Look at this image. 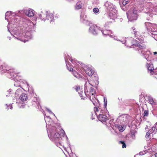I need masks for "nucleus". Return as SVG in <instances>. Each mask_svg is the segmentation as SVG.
I'll return each mask as SVG.
<instances>
[{
  "label": "nucleus",
  "mask_w": 157,
  "mask_h": 157,
  "mask_svg": "<svg viewBox=\"0 0 157 157\" xmlns=\"http://www.w3.org/2000/svg\"><path fill=\"white\" fill-rule=\"evenodd\" d=\"M88 81V79H86L85 82L86 83L84 85V93L86 96L87 97V95L90 97V100H91V96L92 98H95V90L91 87H90V91L89 92V94H88V88H89V86H88L87 82Z\"/></svg>",
  "instance_id": "ddd939ff"
},
{
  "label": "nucleus",
  "mask_w": 157,
  "mask_h": 157,
  "mask_svg": "<svg viewBox=\"0 0 157 157\" xmlns=\"http://www.w3.org/2000/svg\"><path fill=\"white\" fill-rule=\"evenodd\" d=\"M153 53V55H155V56H157V52H154Z\"/></svg>",
  "instance_id": "603ef678"
},
{
  "label": "nucleus",
  "mask_w": 157,
  "mask_h": 157,
  "mask_svg": "<svg viewBox=\"0 0 157 157\" xmlns=\"http://www.w3.org/2000/svg\"><path fill=\"white\" fill-rule=\"evenodd\" d=\"M112 121H109V124H110V126L112 128L113 126H114L113 124H112Z\"/></svg>",
  "instance_id": "a18cd8bd"
},
{
  "label": "nucleus",
  "mask_w": 157,
  "mask_h": 157,
  "mask_svg": "<svg viewBox=\"0 0 157 157\" xmlns=\"http://www.w3.org/2000/svg\"><path fill=\"white\" fill-rule=\"evenodd\" d=\"M20 100L22 101H26L28 100L27 96L26 94H22L20 97Z\"/></svg>",
  "instance_id": "393cba45"
},
{
  "label": "nucleus",
  "mask_w": 157,
  "mask_h": 157,
  "mask_svg": "<svg viewBox=\"0 0 157 157\" xmlns=\"http://www.w3.org/2000/svg\"><path fill=\"white\" fill-rule=\"evenodd\" d=\"M143 5L141 4L140 10L138 6L137 7L136 6H133L132 7L127 13V15L128 21H132L136 20L138 16V13L140 11H143L141 10V9H143Z\"/></svg>",
  "instance_id": "39448f33"
},
{
  "label": "nucleus",
  "mask_w": 157,
  "mask_h": 157,
  "mask_svg": "<svg viewBox=\"0 0 157 157\" xmlns=\"http://www.w3.org/2000/svg\"><path fill=\"white\" fill-rule=\"evenodd\" d=\"M19 106L20 108L21 107L22 108H24L25 105H23L21 104V106H20V104H19Z\"/></svg>",
  "instance_id": "3c124183"
},
{
  "label": "nucleus",
  "mask_w": 157,
  "mask_h": 157,
  "mask_svg": "<svg viewBox=\"0 0 157 157\" xmlns=\"http://www.w3.org/2000/svg\"><path fill=\"white\" fill-rule=\"evenodd\" d=\"M44 119L46 122L47 127L52 125H56V124L53 123L49 116H46V117H44Z\"/></svg>",
  "instance_id": "412c9836"
},
{
  "label": "nucleus",
  "mask_w": 157,
  "mask_h": 157,
  "mask_svg": "<svg viewBox=\"0 0 157 157\" xmlns=\"http://www.w3.org/2000/svg\"><path fill=\"white\" fill-rule=\"evenodd\" d=\"M80 0H74V1H80Z\"/></svg>",
  "instance_id": "052dcab7"
},
{
  "label": "nucleus",
  "mask_w": 157,
  "mask_h": 157,
  "mask_svg": "<svg viewBox=\"0 0 157 157\" xmlns=\"http://www.w3.org/2000/svg\"><path fill=\"white\" fill-rule=\"evenodd\" d=\"M70 54H67L65 57L66 61V65L67 69L70 71L73 72L75 70L78 71H81V69H78V67H80L81 65L79 62H78L75 59H72Z\"/></svg>",
  "instance_id": "f03ea898"
},
{
  "label": "nucleus",
  "mask_w": 157,
  "mask_h": 157,
  "mask_svg": "<svg viewBox=\"0 0 157 157\" xmlns=\"http://www.w3.org/2000/svg\"><path fill=\"white\" fill-rule=\"evenodd\" d=\"M147 128H148V126L147 125H146V127L145 128L146 129H147Z\"/></svg>",
  "instance_id": "bf43d9fd"
},
{
  "label": "nucleus",
  "mask_w": 157,
  "mask_h": 157,
  "mask_svg": "<svg viewBox=\"0 0 157 157\" xmlns=\"http://www.w3.org/2000/svg\"><path fill=\"white\" fill-rule=\"evenodd\" d=\"M104 6L108 11L109 12V17L114 20L117 17V11L115 5L111 2L107 1L104 4Z\"/></svg>",
  "instance_id": "6e6552de"
},
{
  "label": "nucleus",
  "mask_w": 157,
  "mask_h": 157,
  "mask_svg": "<svg viewBox=\"0 0 157 157\" xmlns=\"http://www.w3.org/2000/svg\"><path fill=\"white\" fill-rule=\"evenodd\" d=\"M151 134L150 131H148L147 132L146 135V138L148 140L149 138V136L150 135V134Z\"/></svg>",
  "instance_id": "72a5a7b5"
},
{
  "label": "nucleus",
  "mask_w": 157,
  "mask_h": 157,
  "mask_svg": "<svg viewBox=\"0 0 157 157\" xmlns=\"http://www.w3.org/2000/svg\"><path fill=\"white\" fill-rule=\"evenodd\" d=\"M110 23V22H108L107 23H106L105 24V27H106L108 26V25Z\"/></svg>",
  "instance_id": "8fccbe9b"
},
{
  "label": "nucleus",
  "mask_w": 157,
  "mask_h": 157,
  "mask_svg": "<svg viewBox=\"0 0 157 157\" xmlns=\"http://www.w3.org/2000/svg\"><path fill=\"white\" fill-rule=\"evenodd\" d=\"M54 137L55 138L54 140H51L55 143L57 147L61 148L62 147H64L63 146H62L61 144V141L62 139L61 138V137L60 136L58 137V136H54Z\"/></svg>",
  "instance_id": "aec40b11"
},
{
  "label": "nucleus",
  "mask_w": 157,
  "mask_h": 157,
  "mask_svg": "<svg viewBox=\"0 0 157 157\" xmlns=\"http://www.w3.org/2000/svg\"><path fill=\"white\" fill-rule=\"evenodd\" d=\"M154 36L155 35V36H152V37L155 38V39L157 41V33H156V35H154Z\"/></svg>",
  "instance_id": "49530a36"
},
{
  "label": "nucleus",
  "mask_w": 157,
  "mask_h": 157,
  "mask_svg": "<svg viewBox=\"0 0 157 157\" xmlns=\"http://www.w3.org/2000/svg\"><path fill=\"white\" fill-rule=\"evenodd\" d=\"M131 0H123L122 2V5H121V4L120 6L121 7V9L123 10H124V8H123V6H124L127 4H128V2H130Z\"/></svg>",
  "instance_id": "c85d7f7f"
},
{
  "label": "nucleus",
  "mask_w": 157,
  "mask_h": 157,
  "mask_svg": "<svg viewBox=\"0 0 157 157\" xmlns=\"http://www.w3.org/2000/svg\"><path fill=\"white\" fill-rule=\"evenodd\" d=\"M84 99V98H82L81 99Z\"/></svg>",
  "instance_id": "e2e57ef3"
},
{
  "label": "nucleus",
  "mask_w": 157,
  "mask_h": 157,
  "mask_svg": "<svg viewBox=\"0 0 157 157\" xmlns=\"http://www.w3.org/2000/svg\"><path fill=\"white\" fill-rule=\"evenodd\" d=\"M146 66L148 72L150 73L151 75H153V76L157 79V71H154L153 64L151 63H147Z\"/></svg>",
  "instance_id": "f3484780"
},
{
  "label": "nucleus",
  "mask_w": 157,
  "mask_h": 157,
  "mask_svg": "<svg viewBox=\"0 0 157 157\" xmlns=\"http://www.w3.org/2000/svg\"><path fill=\"white\" fill-rule=\"evenodd\" d=\"M116 128L118 129V130L121 132H123L124 130V127L122 125H120L119 124H115V126H113L112 128V129L115 130L116 132Z\"/></svg>",
  "instance_id": "5701e85b"
},
{
  "label": "nucleus",
  "mask_w": 157,
  "mask_h": 157,
  "mask_svg": "<svg viewBox=\"0 0 157 157\" xmlns=\"http://www.w3.org/2000/svg\"><path fill=\"white\" fill-rule=\"evenodd\" d=\"M60 131H61V132L62 133V136H63V137H65L66 140L67 141H68V138L67 137V136L65 134V132L62 129Z\"/></svg>",
  "instance_id": "2f4dec72"
},
{
  "label": "nucleus",
  "mask_w": 157,
  "mask_h": 157,
  "mask_svg": "<svg viewBox=\"0 0 157 157\" xmlns=\"http://www.w3.org/2000/svg\"><path fill=\"white\" fill-rule=\"evenodd\" d=\"M5 69L4 68V67H3L2 66V65L0 66V71L2 72V73L5 72Z\"/></svg>",
  "instance_id": "e433bc0d"
},
{
  "label": "nucleus",
  "mask_w": 157,
  "mask_h": 157,
  "mask_svg": "<svg viewBox=\"0 0 157 157\" xmlns=\"http://www.w3.org/2000/svg\"><path fill=\"white\" fill-rule=\"evenodd\" d=\"M81 20H82L83 21H87V16L86 14L84 13H81Z\"/></svg>",
  "instance_id": "c756f323"
},
{
  "label": "nucleus",
  "mask_w": 157,
  "mask_h": 157,
  "mask_svg": "<svg viewBox=\"0 0 157 157\" xmlns=\"http://www.w3.org/2000/svg\"><path fill=\"white\" fill-rule=\"evenodd\" d=\"M6 105L7 106V108H6V109L7 108V109H9V107L10 109H12L13 107L11 104H9V105H7V104H6Z\"/></svg>",
  "instance_id": "ea45409f"
},
{
  "label": "nucleus",
  "mask_w": 157,
  "mask_h": 157,
  "mask_svg": "<svg viewBox=\"0 0 157 157\" xmlns=\"http://www.w3.org/2000/svg\"><path fill=\"white\" fill-rule=\"evenodd\" d=\"M25 14L28 17H32L34 15V13L32 11L27 10L25 11Z\"/></svg>",
  "instance_id": "bb28decb"
},
{
  "label": "nucleus",
  "mask_w": 157,
  "mask_h": 157,
  "mask_svg": "<svg viewBox=\"0 0 157 157\" xmlns=\"http://www.w3.org/2000/svg\"><path fill=\"white\" fill-rule=\"evenodd\" d=\"M137 47L136 49L138 50L139 52L142 54L147 60H150V55L152 54L150 51L147 50L146 48V46L142 44H140L137 43L136 44H132Z\"/></svg>",
  "instance_id": "0eeeda50"
},
{
  "label": "nucleus",
  "mask_w": 157,
  "mask_h": 157,
  "mask_svg": "<svg viewBox=\"0 0 157 157\" xmlns=\"http://www.w3.org/2000/svg\"><path fill=\"white\" fill-rule=\"evenodd\" d=\"M155 157H157V153H155L154 156Z\"/></svg>",
  "instance_id": "5fc2aeb1"
},
{
  "label": "nucleus",
  "mask_w": 157,
  "mask_h": 157,
  "mask_svg": "<svg viewBox=\"0 0 157 157\" xmlns=\"http://www.w3.org/2000/svg\"><path fill=\"white\" fill-rule=\"evenodd\" d=\"M145 153V151L144 152H140L139 153L140 155H143Z\"/></svg>",
  "instance_id": "de8ad7c7"
},
{
  "label": "nucleus",
  "mask_w": 157,
  "mask_h": 157,
  "mask_svg": "<svg viewBox=\"0 0 157 157\" xmlns=\"http://www.w3.org/2000/svg\"><path fill=\"white\" fill-rule=\"evenodd\" d=\"M133 40V39L132 38H130V40Z\"/></svg>",
  "instance_id": "13d9d810"
},
{
  "label": "nucleus",
  "mask_w": 157,
  "mask_h": 157,
  "mask_svg": "<svg viewBox=\"0 0 157 157\" xmlns=\"http://www.w3.org/2000/svg\"><path fill=\"white\" fill-rule=\"evenodd\" d=\"M118 120L120 121V123L122 124H128V120L127 118V115H122L119 116Z\"/></svg>",
  "instance_id": "6ab92c4d"
},
{
  "label": "nucleus",
  "mask_w": 157,
  "mask_h": 157,
  "mask_svg": "<svg viewBox=\"0 0 157 157\" xmlns=\"http://www.w3.org/2000/svg\"><path fill=\"white\" fill-rule=\"evenodd\" d=\"M94 76V77H92L90 81H89L88 83H87L88 86H92L96 87L98 84V76Z\"/></svg>",
  "instance_id": "a211bd4d"
},
{
  "label": "nucleus",
  "mask_w": 157,
  "mask_h": 157,
  "mask_svg": "<svg viewBox=\"0 0 157 157\" xmlns=\"http://www.w3.org/2000/svg\"><path fill=\"white\" fill-rule=\"evenodd\" d=\"M104 105L103 107H101V108H105V109H106V106L107 104V99L106 98H104Z\"/></svg>",
  "instance_id": "c9c22d12"
},
{
  "label": "nucleus",
  "mask_w": 157,
  "mask_h": 157,
  "mask_svg": "<svg viewBox=\"0 0 157 157\" xmlns=\"http://www.w3.org/2000/svg\"><path fill=\"white\" fill-rule=\"evenodd\" d=\"M99 11V9L97 8H94L93 9V12L95 14L98 13Z\"/></svg>",
  "instance_id": "f704fd0d"
},
{
  "label": "nucleus",
  "mask_w": 157,
  "mask_h": 157,
  "mask_svg": "<svg viewBox=\"0 0 157 157\" xmlns=\"http://www.w3.org/2000/svg\"><path fill=\"white\" fill-rule=\"evenodd\" d=\"M147 99H148L149 103L152 105L153 107L156 104V101L153 99L150 96H148Z\"/></svg>",
  "instance_id": "b1692460"
},
{
  "label": "nucleus",
  "mask_w": 157,
  "mask_h": 157,
  "mask_svg": "<svg viewBox=\"0 0 157 157\" xmlns=\"http://www.w3.org/2000/svg\"><path fill=\"white\" fill-rule=\"evenodd\" d=\"M147 29L148 31L151 32L152 36L156 35L157 33V25L156 24H152L149 22L145 23Z\"/></svg>",
  "instance_id": "f8f14e48"
},
{
  "label": "nucleus",
  "mask_w": 157,
  "mask_h": 157,
  "mask_svg": "<svg viewBox=\"0 0 157 157\" xmlns=\"http://www.w3.org/2000/svg\"><path fill=\"white\" fill-rule=\"evenodd\" d=\"M7 38H8L10 40H11V37H10L8 36Z\"/></svg>",
  "instance_id": "6e6d98bb"
},
{
  "label": "nucleus",
  "mask_w": 157,
  "mask_h": 157,
  "mask_svg": "<svg viewBox=\"0 0 157 157\" xmlns=\"http://www.w3.org/2000/svg\"><path fill=\"white\" fill-rule=\"evenodd\" d=\"M8 73L10 75V78L13 79L16 82L17 81L26 84L28 89H29L28 83L26 81L21 79V77L17 75V74L19 73V72L16 71L15 69H10L8 71Z\"/></svg>",
  "instance_id": "1a4fd4ad"
},
{
  "label": "nucleus",
  "mask_w": 157,
  "mask_h": 157,
  "mask_svg": "<svg viewBox=\"0 0 157 157\" xmlns=\"http://www.w3.org/2000/svg\"><path fill=\"white\" fill-rule=\"evenodd\" d=\"M22 89L21 88L18 89L16 91L15 94L16 96H18L19 95H21L22 93Z\"/></svg>",
  "instance_id": "7c9ffc66"
},
{
  "label": "nucleus",
  "mask_w": 157,
  "mask_h": 157,
  "mask_svg": "<svg viewBox=\"0 0 157 157\" xmlns=\"http://www.w3.org/2000/svg\"><path fill=\"white\" fill-rule=\"evenodd\" d=\"M152 130H155V127H152Z\"/></svg>",
  "instance_id": "864d4df0"
},
{
  "label": "nucleus",
  "mask_w": 157,
  "mask_h": 157,
  "mask_svg": "<svg viewBox=\"0 0 157 157\" xmlns=\"http://www.w3.org/2000/svg\"><path fill=\"white\" fill-rule=\"evenodd\" d=\"M119 143L121 144H122V148L124 147H126V145L125 144V143L123 141H120L119 142Z\"/></svg>",
  "instance_id": "58836bf2"
},
{
  "label": "nucleus",
  "mask_w": 157,
  "mask_h": 157,
  "mask_svg": "<svg viewBox=\"0 0 157 157\" xmlns=\"http://www.w3.org/2000/svg\"><path fill=\"white\" fill-rule=\"evenodd\" d=\"M144 4L143 8L141 10H142L145 13L149 14L150 17H152V14H155V13H157V6L154 7L152 4L149 2Z\"/></svg>",
  "instance_id": "423d86ee"
},
{
  "label": "nucleus",
  "mask_w": 157,
  "mask_h": 157,
  "mask_svg": "<svg viewBox=\"0 0 157 157\" xmlns=\"http://www.w3.org/2000/svg\"><path fill=\"white\" fill-rule=\"evenodd\" d=\"M110 37H111L113 38L115 40L120 41L122 44H124L126 46L131 47L132 45L133 42H131L130 40L128 38H124L123 40H120L118 39L117 38V37L113 35H110Z\"/></svg>",
  "instance_id": "4468645a"
},
{
  "label": "nucleus",
  "mask_w": 157,
  "mask_h": 157,
  "mask_svg": "<svg viewBox=\"0 0 157 157\" xmlns=\"http://www.w3.org/2000/svg\"><path fill=\"white\" fill-rule=\"evenodd\" d=\"M56 125H52L47 127L48 130V136L50 140H54L55 136L58 137L60 136V134L58 132V129L56 127Z\"/></svg>",
  "instance_id": "9d476101"
},
{
  "label": "nucleus",
  "mask_w": 157,
  "mask_h": 157,
  "mask_svg": "<svg viewBox=\"0 0 157 157\" xmlns=\"http://www.w3.org/2000/svg\"><path fill=\"white\" fill-rule=\"evenodd\" d=\"M83 6V4L82 3L78 2H77L75 6V9L77 10H79L82 8Z\"/></svg>",
  "instance_id": "cd10ccee"
},
{
  "label": "nucleus",
  "mask_w": 157,
  "mask_h": 157,
  "mask_svg": "<svg viewBox=\"0 0 157 157\" xmlns=\"http://www.w3.org/2000/svg\"><path fill=\"white\" fill-rule=\"evenodd\" d=\"M81 66L80 67H78V69H81V71L78 72V71L75 70V71H74L73 72L74 75L77 78H82V72L83 71H84L90 77L94 75V71L92 67H90L88 66L85 65L83 64H80Z\"/></svg>",
  "instance_id": "7ed1b4c3"
},
{
  "label": "nucleus",
  "mask_w": 157,
  "mask_h": 157,
  "mask_svg": "<svg viewBox=\"0 0 157 157\" xmlns=\"http://www.w3.org/2000/svg\"><path fill=\"white\" fill-rule=\"evenodd\" d=\"M5 19L9 22L8 30L16 39L25 43L32 38V33L35 31V25L26 18H20L15 13L7 11Z\"/></svg>",
  "instance_id": "f257e3e1"
},
{
  "label": "nucleus",
  "mask_w": 157,
  "mask_h": 157,
  "mask_svg": "<svg viewBox=\"0 0 157 157\" xmlns=\"http://www.w3.org/2000/svg\"><path fill=\"white\" fill-rule=\"evenodd\" d=\"M94 109L95 114H92V116L93 117L94 115V116L96 115L99 121L101 122H105L108 119V117L106 115L107 113H109L106 109L101 108V107L100 106L94 107Z\"/></svg>",
  "instance_id": "20e7f679"
},
{
  "label": "nucleus",
  "mask_w": 157,
  "mask_h": 157,
  "mask_svg": "<svg viewBox=\"0 0 157 157\" xmlns=\"http://www.w3.org/2000/svg\"><path fill=\"white\" fill-rule=\"evenodd\" d=\"M148 114V110H145L144 113V116H147Z\"/></svg>",
  "instance_id": "a19ab883"
},
{
  "label": "nucleus",
  "mask_w": 157,
  "mask_h": 157,
  "mask_svg": "<svg viewBox=\"0 0 157 157\" xmlns=\"http://www.w3.org/2000/svg\"><path fill=\"white\" fill-rule=\"evenodd\" d=\"M64 150H66V148H64Z\"/></svg>",
  "instance_id": "680f3d73"
},
{
  "label": "nucleus",
  "mask_w": 157,
  "mask_h": 157,
  "mask_svg": "<svg viewBox=\"0 0 157 157\" xmlns=\"http://www.w3.org/2000/svg\"><path fill=\"white\" fill-rule=\"evenodd\" d=\"M41 13L38 14L39 17L44 21H49V22L53 23L54 21V14L52 13H50L48 12H45L44 13L41 12Z\"/></svg>",
  "instance_id": "9b49d317"
},
{
  "label": "nucleus",
  "mask_w": 157,
  "mask_h": 157,
  "mask_svg": "<svg viewBox=\"0 0 157 157\" xmlns=\"http://www.w3.org/2000/svg\"><path fill=\"white\" fill-rule=\"evenodd\" d=\"M8 92L10 94L6 95V96L7 97H9L10 96V95L13 94V90L11 89H10L8 91Z\"/></svg>",
  "instance_id": "4c0bfd02"
},
{
  "label": "nucleus",
  "mask_w": 157,
  "mask_h": 157,
  "mask_svg": "<svg viewBox=\"0 0 157 157\" xmlns=\"http://www.w3.org/2000/svg\"><path fill=\"white\" fill-rule=\"evenodd\" d=\"M100 30L101 29L99 27L96 25L91 24L89 29V32L93 35H96L98 34V31Z\"/></svg>",
  "instance_id": "dca6fc26"
},
{
  "label": "nucleus",
  "mask_w": 157,
  "mask_h": 157,
  "mask_svg": "<svg viewBox=\"0 0 157 157\" xmlns=\"http://www.w3.org/2000/svg\"><path fill=\"white\" fill-rule=\"evenodd\" d=\"M92 101V102H93V104H94V105H95V103H94V102L93 101Z\"/></svg>",
  "instance_id": "4d7b16f0"
},
{
  "label": "nucleus",
  "mask_w": 157,
  "mask_h": 157,
  "mask_svg": "<svg viewBox=\"0 0 157 157\" xmlns=\"http://www.w3.org/2000/svg\"><path fill=\"white\" fill-rule=\"evenodd\" d=\"M78 93L81 97H83L82 94L83 93V92L82 91H80V92H78Z\"/></svg>",
  "instance_id": "37998d69"
},
{
  "label": "nucleus",
  "mask_w": 157,
  "mask_h": 157,
  "mask_svg": "<svg viewBox=\"0 0 157 157\" xmlns=\"http://www.w3.org/2000/svg\"><path fill=\"white\" fill-rule=\"evenodd\" d=\"M29 91L31 95L32 94V98L33 99V101L35 102L38 101L39 99L37 98V95L33 93V90L32 89L30 90L29 89Z\"/></svg>",
  "instance_id": "4be33fe9"
},
{
  "label": "nucleus",
  "mask_w": 157,
  "mask_h": 157,
  "mask_svg": "<svg viewBox=\"0 0 157 157\" xmlns=\"http://www.w3.org/2000/svg\"><path fill=\"white\" fill-rule=\"evenodd\" d=\"M132 33L134 35V37L139 40L138 42L141 43L144 42V36L140 35V32L137 31L134 27H132Z\"/></svg>",
  "instance_id": "2eb2a0df"
},
{
  "label": "nucleus",
  "mask_w": 157,
  "mask_h": 157,
  "mask_svg": "<svg viewBox=\"0 0 157 157\" xmlns=\"http://www.w3.org/2000/svg\"><path fill=\"white\" fill-rule=\"evenodd\" d=\"M136 132L135 130H132L131 131V137L132 139L134 140L135 139V134Z\"/></svg>",
  "instance_id": "473e14b6"
},
{
  "label": "nucleus",
  "mask_w": 157,
  "mask_h": 157,
  "mask_svg": "<svg viewBox=\"0 0 157 157\" xmlns=\"http://www.w3.org/2000/svg\"><path fill=\"white\" fill-rule=\"evenodd\" d=\"M20 84H19V83H18L17 84H16V83H15L14 84V86H20Z\"/></svg>",
  "instance_id": "09e8293b"
},
{
  "label": "nucleus",
  "mask_w": 157,
  "mask_h": 157,
  "mask_svg": "<svg viewBox=\"0 0 157 157\" xmlns=\"http://www.w3.org/2000/svg\"><path fill=\"white\" fill-rule=\"evenodd\" d=\"M46 110L47 111L50 113V114H53L54 115H55L53 113L48 109L46 108Z\"/></svg>",
  "instance_id": "c03bdc74"
},
{
  "label": "nucleus",
  "mask_w": 157,
  "mask_h": 157,
  "mask_svg": "<svg viewBox=\"0 0 157 157\" xmlns=\"http://www.w3.org/2000/svg\"><path fill=\"white\" fill-rule=\"evenodd\" d=\"M80 88L78 86H76L75 87V90L76 91L78 92V91L79 90H80Z\"/></svg>",
  "instance_id": "79ce46f5"
},
{
  "label": "nucleus",
  "mask_w": 157,
  "mask_h": 157,
  "mask_svg": "<svg viewBox=\"0 0 157 157\" xmlns=\"http://www.w3.org/2000/svg\"><path fill=\"white\" fill-rule=\"evenodd\" d=\"M102 33V34L104 35L107 36L109 35L110 36V35H111L110 34L111 33V32L110 30H100Z\"/></svg>",
  "instance_id": "a878e982"
}]
</instances>
